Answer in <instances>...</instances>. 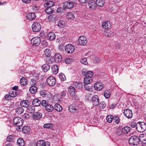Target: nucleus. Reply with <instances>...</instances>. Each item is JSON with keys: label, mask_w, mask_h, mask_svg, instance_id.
Here are the masks:
<instances>
[{"label": "nucleus", "mask_w": 146, "mask_h": 146, "mask_svg": "<svg viewBox=\"0 0 146 146\" xmlns=\"http://www.w3.org/2000/svg\"><path fill=\"white\" fill-rule=\"evenodd\" d=\"M82 74L86 76L84 78V84H90L92 81V77L93 75V73L91 71H82Z\"/></svg>", "instance_id": "nucleus-1"}, {"label": "nucleus", "mask_w": 146, "mask_h": 146, "mask_svg": "<svg viewBox=\"0 0 146 146\" xmlns=\"http://www.w3.org/2000/svg\"><path fill=\"white\" fill-rule=\"evenodd\" d=\"M41 105L44 108V109L48 112H51L54 110L53 106L46 100H43L42 101Z\"/></svg>", "instance_id": "nucleus-2"}, {"label": "nucleus", "mask_w": 146, "mask_h": 146, "mask_svg": "<svg viewBox=\"0 0 146 146\" xmlns=\"http://www.w3.org/2000/svg\"><path fill=\"white\" fill-rule=\"evenodd\" d=\"M143 139H140L138 136L136 135H133L131 136L129 139V142L131 145H137L140 141V140Z\"/></svg>", "instance_id": "nucleus-3"}, {"label": "nucleus", "mask_w": 146, "mask_h": 146, "mask_svg": "<svg viewBox=\"0 0 146 146\" xmlns=\"http://www.w3.org/2000/svg\"><path fill=\"white\" fill-rule=\"evenodd\" d=\"M136 127L138 131L143 132L146 130V124L143 122H139L136 124Z\"/></svg>", "instance_id": "nucleus-4"}, {"label": "nucleus", "mask_w": 146, "mask_h": 146, "mask_svg": "<svg viewBox=\"0 0 146 146\" xmlns=\"http://www.w3.org/2000/svg\"><path fill=\"white\" fill-rule=\"evenodd\" d=\"M77 3L76 0H69L68 1L63 3V6L65 8L70 9L72 8L74 6V4H77Z\"/></svg>", "instance_id": "nucleus-5"}, {"label": "nucleus", "mask_w": 146, "mask_h": 146, "mask_svg": "<svg viewBox=\"0 0 146 146\" xmlns=\"http://www.w3.org/2000/svg\"><path fill=\"white\" fill-rule=\"evenodd\" d=\"M50 53V50L48 48H46L45 50L44 54L42 55V57L44 59H45L47 62L49 63H52L53 60L52 58H50L48 61L47 60V59H48L50 58L51 55Z\"/></svg>", "instance_id": "nucleus-6"}, {"label": "nucleus", "mask_w": 146, "mask_h": 146, "mask_svg": "<svg viewBox=\"0 0 146 146\" xmlns=\"http://www.w3.org/2000/svg\"><path fill=\"white\" fill-rule=\"evenodd\" d=\"M13 121L14 125L18 127L21 126L23 125V119L19 117H14Z\"/></svg>", "instance_id": "nucleus-7"}, {"label": "nucleus", "mask_w": 146, "mask_h": 146, "mask_svg": "<svg viewBox=\"0 0 146 146\" xmlns=\"http://www.w3.org/2000/svg\"><path fill=\"white\" fill-rule=\"evenodd\" d=\"M68 90L69 93L72 97L73 100H74V99H75L76 100H78V98L75 95V90L74 87L72 86H70L68 88Z\"/></svg>", "instance_id": "nucleus-8"}, {"label": "nucleus", "mask_w": 146, "mask_h": 146, "mask_svg": "<svg viewBox=\"0 0 146 146\" xmlns=\"http://www.w3.org/2000/svg\"><path fill=\"white\" fill-rule=\"evenodd\" d=\"M64 48L66 51L68 53H72L75 50V48L74 46L70 44L66 45L64 47Z\"/></svg>", "instance_id": "nucleus-9"}, {"label": "nucleus", "mask_w": 146, "mask_h": 146, "mask_svg": "<svg viewBox=\"0 0 146 146\" xmlns=\"http://www.w3.org/2000/svg\"><path fill=\"white\" fill-rule=\"evenodd\" d=\"M31 42L33 46H37L39 45L40 43L41 39L38 37H34L31 40Z\"/></svg>", "instance_id": "nucleus-10"}, {"label": "nucleus", "mask_w": 146, "mask_h": 146, "mask_svg": "<svg viewBox=\"0 0 146 146\" xmlns=\"http://www.w3.org/2000/svg\"><path fill=\"white\" fill-rule=\"evenodd\" d=\"M56 80L53 76L48 77L46 80V82L47 84L50 86H54L56 83Z\"/></svg>", "instance_id": "nucleus-11"}, {"label": "nucleus", "mask_w": 146, "mask_h": 146, "mask_svg": "<svg viewBox=\"0 0 146 146\" xmlns=\"http://www.w3.org/2000/svg\"><path fill=\"white\" fill-rule=\"evenodd\" d=\"M33 31L35 32H38L41 29V26L40 23L36 22H34L32 26Z\"/></svg>", "instance_id": "nucleus-12"}, {"label": "nucleus", "mask_w": 146, "mask_h": 146, "mask_svg": "<svg viewBox=\"0 0 146 146\" xmlns=\"http://www.w3.org/2000/svg\"><path fill=\"white\" fill-rule=\"evenodd\" d=\"M88 41L86 38L83 36H80L78 38L79 44L82 46H85L87 43Z\"/></svg>", "instance_id": "nucleus-13"}, {"label": "nucleus", "mask_w": 146, "mask_h": 146, "mask_svg": "<svg viewBox=\"0 0 146 146\" xmlns=\"http://www.w3.org/2000/svg\"><path fill=\"white\" fill-rule=\"evenodd\" d=\"M50 143L48 141H45L44 140H40L37 141L36 146H50Z\"/></svg>", "instance_id": "nucleus-14"}, {"label": "nucleus", "mask_w": 146, "mask_h": 146, "mask_svg": "<svg viewBox=\"0 0 146 146\" xmlns=\"http://www.w3.org/2000/svg\"><path fill=\"white\" fill-rule=\"evenodd\" d=\"M91 102L94 106H97L99 104V100L98 96L96 95L93 96L91 99Z\"/></svg>", "instance_id": "nucleus-15"}, {"label": "nucleus", "mask_w": 146, "mask_h": 146, "mask_svg": "<svg viewBox=\"0 0 146 146\" xmlns=\"http://www.w3.org/2000/svg\"><path fill=\"white\" fill-rule=\"evenodd\" d=\"M79 109L78 106L74 104H72L69 107L68 110L71 113H74L78 111Z\"/></svg>", "instance_id": "nucleus-16"}, {"label": "nucleus", "mask_w": 146, "mask_h": 146, "mask_svg": "<svg viewBox=\"0 0 146 146\" xmlns=\"http://www.w3.org/2000/svg\"><path fill=\"white\" fill-rule=\"evenodd\" d=\"M104 87V84L100 82H96L94 85V88L95 90L100 91L102 90Z\"/></svg>", "instance_id": "nucleus-17"}, {"label": "nucleus", "mask_w": 146, "mask_h": 146, "mask_svg": "<svg viewBox=\"0 0 146 146\" xmlns=\"http://www.w3.org/2000/svg\"><path fill=\"white\" fill-rule=\"evenodd\" d=\"M123 114L125 116L128 118H131L133 116L132 111L129 109L125 110L123 111Z\"/></svg>", "instance_id": "nucleus-18"}, {"label": "nucleus", "mask_w": 146, "mask_h": 146, "mask_svg": "<svg viewBox=\"0 0 146 146\" xmlns=\"http://www.w3.org/2000/svg\"><path fill=\"white\" fill-rule=\"evenodd\" d=\"M26 17L27 20L30 21L35 19L36 16L35 13H29L26 14Z\"/></svg>", "instance_id": "nucleus-19"}, {"label": "nucleus", "mask_w": 146, "mask_h": 146, "mask_svg": "<svg viewBox=\"0 0 146 146\" xmlns=\"http://www.w3.org/2000/svg\"><path fill=\"white\" fill-rule=\"evenodd\" d=\"M130 128L128 127H125L122 128L121 129V133L118 132L117 134L118 135H120L121 134H127L130 131Z\"/></svg>", "instance_id": "nucleus-20"}, {"label": "nucleus", "mask_w": 146, "mask_h": 146, "mask_svg": "<svg viewBox=\"0 0 146 146\" xmlns=\"http://www.w3.org/2000/svg\"><path fill=\"white\" fill-rule=\"evenodd\" d=\"M62 59V57L60 54H56L54 56V60H53V62L54 61L56 63H58L61 62Z\"/></svg>", "instance_id": "nucleus-21"}, {"label": "nucleus", "mask_w": 146, "mask_h": 146, "mask_svg": "<svg viewBox=\"0 0 146 146\" xmlns=\"http://www.w3.org/2000/svg\"><path fill=\"white\" fill-rule=\"evenodd\" d=\"M42 117V114L40 112H35L33 115V118L36 120L39 119L41 118Z\"/></svg>", "instance_id": "nucleus-22"}, {"label": "nucleus", "mask_w": 146, "mask_h": 146, "mask_svg": "<svg viewBox=\"0 0 146 146\" xmlns=\"http://www.w3.org/2000/svg\"><path fill=\"white\" fill-rule=\"evenodd\" d=\"M111 24L108 21L104 22L102 24V27L105 29H110L111 27Z\"/></svg>", "instance_id": "nucleus-23"}, {"label": "nucleus", "mask_w": 146, "mask_h": 146, "mask_svg": "<svg viewBox=\"0 0 146 146\" xmlns=\"http://www.w3.org/2000/svg\"><path fill=\"white\" fill-rule=\"evenodd\" d=\"M41 103L40 100L37 98L34 99L32 102L33 105L34 106H38L41 105Z\"/></svg>", "instance_id": "nucleus-24"}, {"label": "nucleus", "mask_w": 146, "mask_h": 146, "mask_svg": "<svg viewBox=\"0 0 146 146\" xmlns=\"http://www.w3.org/2000/svg\"><path fill=\"white\" fill-rule=\"evenodd\" d=\"M88 6L90 9H94L96 6L95 1L92 0L89 1L88 3Z\"/></svg>", "instance_id": "nucleus-25"}, {"label": "nucleus", "mask_w": 146, "mask_h": 146, "mask_svg": "<svg viewBox=\"0 0 146 146\" xmlns=\"http://www.w3.org/2000/svg\"><path fill=\"white\" fill-rule=\"evenodd\" d=\"M56 38V35L53 32H50L48 35V39L50 40H53Z\"/></svg>", "instance_id": "nucleus-26"}, {"label": "nucleus", "mask_w": 146, "mask_h": 146, "mask_svg": "<svg viewBox=\"0 0 146 146\" xmlns=\"http://www.w3.org/2000/svg\"><path fill=\"white\" fill-rule=\"evenodd\" d=\"M73 84L74 85L76 88L79 90H81L83 87V85H82V83L81 82H77L74 83Z\"/></svg>", "instance_id": "nucleus-27"}, {"label": "nucleus", "mask_w": 146, "mask_h": 146, "mask_svg": "<svg viewBox=\"0 0 146 146\" xmlns=\"http://www.w3.org/2000/svg\"><path fill=\"white\" fill-rule=\"evenodd\" d=\"M37 87L34 85L31 86L29 88V91L32 94L35 93L37 91Z\"/></svg>", "instance_id": "nucleus-28"}, {"label": "nucleus", "mask_w": 146, "mask_h": 146, "mask_svg": "<svg viewBox=\"0 0 146 146\" xmlns=\"http://www.w3.org/2000/svg\"><path fill=\"white\" fill-rule=\"evenodd\" d=\"M35 111V108L34 106H28L27 108V111L29 113H34Z\"/></svg>", "instance_id": "nucleus-29"}, {"label": "nucleus", "mask_w": 146, "mask_h": 146, "mask_svg": "<svg viewBox=\"0 0 146 146\" xmlns=\"http://www.w3.org/2000/svg\"><path fill=\"white\" fill-rule=\"evenodd\" d=\"M66 25L65 22L63 20L59 21L58 23V26L60 28H64Z\"/></svg>", "instance_id": "nucleus-30"}, {"label": "nucleus", "mask_w": 146, "mask_h": 146, "mask_svg": "<svg viewBox=\"0 0 146 146\" xmlns=\"http://www.w3.org/2000/svg\"><path fill=\"white\" fill-rule=\"evenodd\" d=\"M96 5L100 7H102L104 6L105 3L104 1L103 0H96L95 2Z\"/></svg>", "instance_id": "nucleus-31"}, {"label": "nucleus", "mask_w": 146, "mask_h": 146, "mask_svg": "<svg viewBox=\"0 0 146 146\" xmlns=\"http://www.w3.org/2000/svg\"><path fill=\"white\" fill-rule=\"evenodd\" d=\"M42 68L44 72H46L50 69V66L48 64H45L42 66Z\"/></svg>", "instance_id": "nucleus-32"}, {"label": "nucleus", "mask_w": 146, "mask_h": 146, "mask_svg": "<svg viewBox=\"0 0 146 146\" xmlns=\"http://www.w3.org/2000/svg\"><path fill=\"white\" fill-rule=\"evenodd\" d=\"M114 33L112 32L109 31H106L105 33V36L108 38L111 37L113 36Z\"/></svg>", "instance_id": "nucleus-33"}, {"label": "nucleus", "mask_w": 146, "mask_h": 146, "mask_svg": "<svg viewBox=\"0 0 146 146\" xmlns=\"http://www.w3.org/2000/svg\"><path fill=\"white\" fill-rule=\"evenodd\" d=\"M17 143L19 146H24L25 145L24 141L21 138H19L18 139Z\"/></svg>", "instance_id": "nucleus-34"}, {"label": "nucleus", "mask_w": 146, "mask_h": 146, "mask_svg": "<svg viewBox=\"0 0 146 146\" xmlns=\"http://www.w3.org/2000/svg\"><path fill=\"white\" fill-rule=\"evenodd\" d=\"M54 107L55 110L58 111L60 112L62 110V108L59 104H55Z\"/></svg>", "instance_id": "nucleus-35"}, {"label": "nucleus", "mask_w": 146, "mask_h": 146, "mask_svg": "<svg viewBox=\"0 0 146 146\" xmlns=\"http://www.w3.org/2000/svg\"><path fill=\"white\" fill-rule=\"evenodd\" d=\"M54 3L53 1H48L46 3L44 4V6L46 7L47 6V7L51 8L54 5Z\"/></svg>", "instance_id": "nucleus-36"}, {"label": "nucleus", "mask_w": 146, "mask_h": 146, "mask_svg": "<svg viewBox=\"0 0 146 146\" xmlns=\"http://www.w3.org/2000/svg\"><path fill=\"white\" fill-rule=\"evenodd\" d=\"M28 102L27 100H24L21 101L20 103L21 106L24 107H28L29 105L27 104Z\"/></svg>", "instance_id": "nucleus-37"}, {"label": "nucleus", "mask_w": 146, "mask_h": 146, "mask_svg": "<svg viewBox=\"0 0 146 146\" xmlns=\"http://www.w3.org/2000/svg\"><path fill=\"white\" fill-rule=\"evenodd\" d=\"M20 83L21 85L25 86L27 84V80L24 77H22L20 80Z\"/></svg>", "instance_id": "nucleus-38"}, {"label": "nucleus", "mask_w": 146, "mask_h": 146, "mask_svg": "<svg viewBox=\"0 0 146 146\" xmlns=\"http://www.w3.org/2000/svg\"><path fill=\"white\" fill-rule=\"evenodd\" d=\"M113 116L112 115H108L106 118L107 121L109 123H111L113 119Z\"/></svg>", "instance_id": "nucleus-39"}, {"label": "nucleus", "mask_w": 146, "mask_h": 146, "mask_svg": "<svg viewBox=\"0 0 146 146\" xmlns=\"http://www.w3.org/2000/svg\"><path fill=\"white\" fill-rule=\"evenodd\" d=\"M16 113L18 114H21L24 111V109L22 107H18L15 109Z\"/></svg>", "instance_id": "nucleus-40"}, {"label": "nucleus", "mask_w": 146, "mask_h": 146, "mask_svg": "<svg viewBox=\"0 0 146 146\" xmlns=\"http://www.w3.org/2000/svg\"><path fill=\"white\" fill-rule=\"evenodd\" d=\"M66 18L69 19L73 20L74 19V14L72 13L69 12L67 14Z\"/></svg>", "instance_id": "nucleus-41"}, {"label": "nucleus", "mask_w": 146, "mask_h": 146, "mask_svg": "<svg viewBox=\"0 0 146 146\" xmlns=\"http://www.w3.org/2000/svg\"><path fill=\"white\" fill-rule=\"evenodd\" d=\"M45 11L48 14H50L53 13L54 10H52L50 7H47L45 9Z\"/></svg>", "instance_id": "nucleus-42"}, {"label": "nucleus", "mask_w": 146, "mask_h": 146, "mask_svg": "<svg viewBox=\"0 0 146 146\" xmlns=\"http://www.w3.org/2000/svg\"><path fill=\"white\" fill-rule=\"evenodd\" d=\"M110 92L108 90H106L104 93V97L106 98H109L110 97Z\"/></svg>", "instance_id": "nucleus-43"}, {"label": "nucleus", "mask_w": 146, "mask_h": 146, "mask_svg": "<svg viewBox=\"0 0 146 146\" xmlns=\"http://www.w3.org/2000/svg\"><path fill=\"white\" fill-rule=\"evenodd\" d=\"M30 131V127L28 126H25L22 129L23 132L25 133H27Z\"/></svg>", "instance_id": "nucleus-44"}, {"label": "nucleus", "mask_w": 146, "mask_h": 146, "mask_svg": "<svg viewBox=\"0 0 146 146\" xmlns=\"http://www.w3.org/2000/svg\"><path fill=\"white\" fill-rule=\"evenodd\" d=\"M43 127L45 128L51 129L53 127V124L50 123L44 124Z\"/></svg>", "instance_id": "nucleus-45"}, {"label": "nucleus", "mask_w": 146, "mask_h": 146, "mask_svg": "<svg viewBox=\"0 0 146 146\" xmlns=\"http://www.w3.org/2000/svg\"><path fill=\"white\" fill-rule=\"evenodd\" d=\"M52 70L54 74H56L58 72V68L57 65H55L52 68Z\"/></svg>", "instance_id": "nucleus-46"}, {"label": "nucleus", "mask_w": 146, "mask_h": 146, "mask_svg": "<svg viewBox=\"0 0 146 146\" xmlns=\"http://www.w3.org/2000/svg\"><path fill=\"white\" fill-rule=\"evenodd\" d=\"M15 137L12 135H10L8 136L7 141L10 142L12 141L14 139Z\"/></svg>", "instance_id": "nucleus-47"}, {"label": "nucleus", "mask_w": 146, "mask_h": 146, "mask_svg": "<svg viewBox=\"0 0 146 146\" xmlns=\"http://www.w3.org/2000/svg\"><path fill=\"white\" fill-rule=\"evenodd\" d=\"M60 79L62 81H64L66 79L65 75L63 73H60L59 76Z\"/></svg>", "instance_id": "nucleus-48"}, {"label": "nucleus", "mask_w": 146, "mask_h": 146, "mask_svg": "<svg viewBox=\"0 0 146 146\" xmlns=\"http://www.w3.org/2000/svg\"><path fill=\"white\" fill-rule=\"evenodd\" d=\"M99 105L100 108L102 109H104L106 106V103L104 102H100Z\"/></svg>", "instance_id": "nucleus-49"}, {"label": "nucleus", "mask_w": 146, "mask_h": 146, "mask_svg": "<svg viewBox=\"0 0 146 146\" xmlns=\"http://www.w3.org/2000/svg\"><path fill=\"white\" fill-rule=\"evenodd\" d=\"M114 121L116 124H118L120 122V119L118 117L115 116L113 117V119Z\"/></svg>", "instance_id": "nucleus-50"}, {"label": "nucleus", "mask_w": 146, "mask_h": 146, "mask_svg": "<svg viewBox=\"0 0 146 146\" xmlns=\"http://www.w3.org/2000/svg\"><path fill=\"white\" fill-rule=\"evenodd\" d=\"M81 62L84 65H86L88 64L87 59L86 58H82L80 60Z\"/></svg>", "instance_id": "nucleus-51"}, {"label": "nucleus", "mask_w": 146, "mask_h": 146, "mask_svg": "<svg viewBox=\"0 0 146 146\" xmlns=\"http://www.w3.org/2000/svg\"><path fill=\"white\" fill-rule=\"evenodd\" d=\"M64 62L66 64H69L72 62V60L70 58H66Z\"/></svg>", "instance_id": "nucleus-52"}, {"label": "nucleus", "mask_w": 146, "mask_h": 146, "mask_svg": "<svg viewBox=\"0 0 146 146\" xmlns=\"http://www.w3.org/2000/svg\"><path fill=\"white\" fill-rule=\"evenodd\" d=\"M41 43L42 46L44 47H46L48 45L47 42L45 40L42 41L41 42Z\"/></svg>", "instance_id": "nucleus-53"}, {"label": "nucleus", "mask_w": 146, "mask_h": 146, "mask_svg": "<svg viewBox=\"0 0 146 146\" xmlns=\"http://www.w3.org/2000/svg\"><path fill=\"white\" fill-rule=\"evenodd\" d=\"M29 117V115L27 113H25L22 115V117L24 119H27Z\"/></svg>", "instance_id": "nucleus-54"}, {"label": "nucleus", "mask_w": 146, "mask_h": 146, "mask_svg": "<svg viewBox=\"0 0 146 146\" xmlns=\"http://www.w3.org/2000/svg\"><path fill=\"white\" fill-rule=\"evenodd\" d=\"M66 94V91L63 90L60 93V94L61 96L62 97H65Z\"/></svg>", "instance_id": "nucleus-55"}, {"label": "nucleus", "mask_w": 146, "mask_h": 146, "mask_svg": "<svg viewBox=\"0 0 146 146\" xmlns=\"http://www.w3.org/2000/svg\"><path fill=\"white\" fill-rule=\"evenodd\" d=\"M88 84L84 85V89L85 90L90 91V87L87 86Z\"/></svg>", "instance_id": "nucleus-56"}, {"label": "nucleus", "mask_w": 146, "mask_h": 146, "mask_svg": "<svg viewBox=\"0 0 146 146\" xmlns=\"http://www.w3.org/2000/svg\"><path fill=\"white\" fill-rule=\"evenodd\" d=\"M53 17L54 15H51L48 16V19L49 21H51L53 19Z\"/></svg>", "instance_id": "nucleus-57"}, {"label": "nucleus", "mask_w": 146, "mask_h": 146, "mask_svg": "<svg viewBox=\"0 0 146 146\" xmlns=\"http://www.w3.org/2000/svg\"><path fill=\"white\" fill-rule=\"evenodd\" d=\"M10 98V96L9 94H6L5 96V98L6 100H9Z\"/></svg>", "instance_id": "nucleus-58"}, {"label": "nucleus", "mask_w": 146, "mask_h": 146, "mask_svg": "<svg viewBox=\"0 0 146 146\" xmlns=\"http://www.w3.org/2000/svg\"><path fill=\"white\" fill-rule=\"evenodd\" d=\"M63 10V9L62 8L59 7L56 10V11L58 13H61L62 12V11Z\"/></svg>", "instance_id": "nucleus-59"}, {"label": "nucleus", "mask_w": 146, "mask_h": 146, "mask_svg": "<svg viewBox=\"0 0 146 146\" xmlns=\"http://www.w3.org/2000/svg\"><path fill=\"white\" fill-rule=\"evenodd\" d=\"M121 47V45L120 43L117 42L116 44V48L119 49Z\"/></svg>", "instance_id": "nucleus-60"}, {"label": "nucleus", "mask_w": 146, "mask_h": 146, "mask_svg": "<svg viewBox=\"0 0 146 146\" xmlns=\"http://www.w3.org/2000/svg\"><path fill=\"white\" fill-rule=\"evenodd\" d=\"M22 1L25 3H29L31 0H22Z\"/></svg>", "instance_id": "nucleus-61"}, {"label": "nucleus", "mask_w": 146, "mask_h": 146, "mask_svg": "<svg viewBox=\"0 0 146 146\" xmlns=\"http://www.w3.org/2000/svg\"><path fill=\"white\" fill-rule=\"evenodd\" d=\"M89 0H79L80 2L82 3H85Z\"/></svg>", "instance_id": "nucleus-62"}, {"label": "nucleus", "mask_w": 146, "mask_h": 146, "mask_svg": "<svg viewBox=\"0 0 146 146\" xmlns=\"http://www.w3.org/2000/svg\"><path fill=\"white\" fill-rule=\"evenodd\" d=\"M135 125L136 126V125L135 123L134 122H132L131 124V126L133 128H134Z\"/></svg>", "instance_id": "nucleus-63"}, {"label": "nucleus", "mask_w": 146, "mask_h": 146, "mask_svg": "<svg viewBox=\"0 0 146 146\" xmlns=\"http://www.w3.org/2000/svg\"><path fill=\"white\" fill-rule=\"evenodd\" d=\"M64 48L63 46L62 45H60L59 46L58 48L60 50H62Z\"/></svg>", "instance_id": "nucleus-64"}]
</instances>
